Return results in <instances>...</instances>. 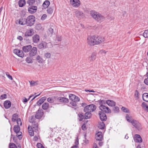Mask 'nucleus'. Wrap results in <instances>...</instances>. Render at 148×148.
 I'll return each mask as SVG.
<instances>
[{
  "label": "nucleus",
  "mask_w": 148,
  "mask_h": 148,
  "mask_svg": "<svg viewBox=\"0 0 148 148\" xmlns=\"http://www.w3.org/2000/svg\"><path fill=\"white\" fill-rule=\"evenodd\" d=\"M105 38L103 37L93 35L88 36L87 38V43L90 46H94L101 44L104 42Z\"/></svg>",
  "instance_id": "f257e3e1"
},
{
  "label": "nucleus",
  "mask_w": 148,
  "mask_h": 148,
  "mask_svg": "<svg viewBox=\"0 0 148 148\" xmlns=\"http://www.w3.org/2000/svg\"><path fill=\"white\" fill-rule=\"evenodd\" d=\"M96 108V106L93 104L86 106L84 110V112H86L85 114V119L90 118L92 116L91 113L95 111Z\"/></svg>",
  "instance_id": "f03ea898"
},
{
  "label": "nucleus",
  "mask_w": 148,
  "mask_h": 148,
  "mask_svg": "<svg viewBox=\"0 0 148 148\" xmlns=\"http://www.w3.org/2000/svg\"><path fill=\"white\" fill-rule=\"evenodd\" d=\"M90 14L94 19L100 23L103 21L105 19L103 16L95 11H91Z\"/></svg>",
  "instance_id": "7ed1b4c3"
},
{
  "label": "nucleus",
  "mask_w": 148,
  "mask_h": 148,
  "mask_svg": "<svg viewBox=\"0 0 148 148\" xmlns=\"http://www.w3.org/2000/svg\"><path fill=\"white\" fill-rule=\"evenodd\" d=\"M35 20L34 16L33 15H29L26 19V25L28 26H32L34 24Z\"/></svg>",
  "instance_id": "20e7f679"
},
{
  "label": "nucleus",
  "mask_w": 148,
  "mask_h": 148,
  "mask_svg": "<svg viewBox=\"0 0 148 148\" xmlns=\"http://www.w3.org/2000/svg\"><path fill=\"white\" fill-rule=\"evenodd\" d=\"M13 130L14 132L16 134L17 137H18L19 140L22 138V133L20 132V128L18 125H15L14 126Z\"/></svg>",
  "instance_id": "39448f33"
},
{
  "label": "nucleus",
  "mask_w": 148,
  "mask_h": 148,
  "mask_svg": "<svg viewBox=\"0 0 148 148\" xmlns=\"http://www.w3.org/2000/svg\"><path fill=\"white\" fill-rule=\"evenodd\" d=\"M74 14L76 18L79 20L83 18L85 16V14L82 12L77 9L75 10Z\"/></svg>",
  "instance_id": "423d86ee"
},
{
  "label": "nucleus",
  "mask_w": 148,
  "mask_h": 148,
  "mask_svg": "<svg viewBox=\"0 0 148 148\" xmlns=\"http://www.w3.org/2000/svg\"><path fill=\"white\" fill-rule=\"evenodd\" d=\"M70 4L74 8H78L81 5L79 0H70Z\"/></svg>",
  "instance_id": "0eeeda50"
},
{
  "label": "nucleus",
  "mask_w": 148,
  "mask_h": 148,
  "mask_svg": "<svg viewBox=\"0 0 148 148\" xmlns=\"http://www.w3.org/2000/svg\"><path fill=\"white\" fill-rule=\"evenodd\" d=\"M69 97L70 100L75 102H78L80 100L79 97L74 94H70L69 95Z\"/></svg>",
  "instance_id": "6e6552de"
},
{
  "label": "nucleus",
  "mask_w": 148,
  "mask_h": 148,
  "mask_svg": "<svg viewBox=\"0 0 148 148\" xmlns=\"http://www.w3.org/2000/svg\"><path fill=\"white\" fill-rule=\"evenodd\" d=\"M95 138L97 140L102 141L103 139L102 133L100 131H97L95 134Z\"/></svg>",
  "instance_id": "1a4fd4ad"
},
{
  "label": "nucleus",
  "mask_w": 148,
  "mask_h": 148,
  "mask_svg": "<svg viewBox=\"0 0 148 148\" xmlns=\"http://www.w3.org/2000/svg\"><path fill=\"white\" fill-rule=\"evenodd\" d=\"M99 109L102 111L107 113H110L111 112V110L108 107L105 106H100Z\"/></svg>",
  "instance_id": "9d476101"
},
{
  "label": "nucleus",
  "mask_w": 148,
  "mask_h": 148,
  "mask_svg": "<svg viewBox=\"0 0 148 148\" xmlns=\"http://www.w3.org/2000/svg\"><path fill=\"white\" fill-rule=\"evenodd\" d=\"M38 9L37 6L31 5L29 7L28 9V12L31 14H33L36 12Z\"/></svg>",
  "instance_id": "9b49d317"
},
{
  "label": "nucleus",
  "mask_w": 148,
  "mask_h": 148,
  "mask_svg": "<svg viewBox=\"0 0 148 148\" xmlns=\"http://www.w3.org/2000/svg\"><path fill=\"white\" fill-rule=\"evenodd\" d=\"M131 123L138 130H139L141 129V124L136 120H132Z\"/></svg>",
  "instance_id": "f8f14e48"
},
{
  "label": "nucleus",
  "mask_w": 148,
  "mask_h": 148,
  "mask_svg": "<svg viewBox=\"0 0 148 148\" xmlns=\"http://www.w3.org/2000/svg\"><path fill=\"white\" fill-rule=\"evenodd\" d=\"M57 101L62 102L63 103H67L69 102V100L68 98L64 97H57L56 98Z\"/></svg>",
  "instance_id": "ddd939ff"
},
{
  "label": "nucleus",
  "mask_w": 148,
  "mask_h": 148,
  "mask_svg": "<svg viewBox=\"0 0 148 148\" xmlns=\"http://www.w3.org/2000/svg\"><path fill=\"white\" fill-rule=\"evenodd\" d=\"M133 139L134 142L137 143H140L143 141L140 136L137 134L134 135L133 137Z\"/></svg>",
  "instance_id": "4468645a"
},
{
  "label": "nucleus",
  "mask_w": 148,
  "mask_h": 148,
  "mask_svg": "<svg viewBox=\"0 0 148 148\" xmlns=\"http://www.w3.org/2000/svg\"><path fill=\"white\" fill-rule=\"evenodd\" d=\"M43 114V112L42 110L39 109L36 112L35 117L37 119H40L42 117Z\"/></svg>",
  "instance_id": "2eb2a0df"
},
{
  "label": "nucleus",
  "mask_w": 148,
  "mask_h": 148,
  "mask_svg": "<svg viewBox=\"0 0 148 148\" xmlns=\"http://www.w3.org/2000/svg\"><path fill=\"white\" fill-rule=\"evenodd\" d=\"M100 119L102 121H106L107 119L106 115L102 111H99V112Z\"/></svg>",
  "instance_id": "dca6fc26"
},
{
  "label": "nucleus",
  "mask_w": 148,
  "mask_h": 148,
  "mask_svg": "<svg viewBox=\"0 0 148 148\" xmlns=\"http://www.w3.org/2000/svg\"><path fill=\"white\" fill-rule=\"evenodd\" d=\"M29 53V55L30 57H33L36 55L37 49L36 47H34L31 50Z\"/></svg>",
  "instance_id": "f3484780"
},
{
  "label": "nucleus",
  "mask_w": 148,
  "mask_h": 148,
  "mask_svg": "<svg viewBox=\"0 0 148 148\" xmlns=\"http://www.w3.org/2000/svg\"><path fill=\"white\" fill-rule=\"evenodd\" d=\"M47 44L46 42L42 41L38 45V47L40 49L46 48L47 47Z\"/></svg>",
  "instance_id": "a211bd4d"
},
{
  "label": "nucleus",
  "mask_w": 148,
  "mask_h": 148,
  "mask_svg": "<svg viewBox=\"0 0 148 148\" xmlns=\"http://www.w3.org/2000/svg\"><path fill=\"white\" fill-rule=\"evenodd\" d=\"M40 40V36L37 34H35L32 37L33 42L34 43H37Z\"/></svg>",
  "instance_id": "6ab92c4d"
},
{
  "label": "nucleus",
  "mask_w": 148,
  "mask_h": 148,
  "mask_svg": "<svg viewBox=\"0 0 148 148\" xmlns=\"http://www.w3.org/2000/svg\"><path fill=\"white\" fill-rule=\"evenodd\" d=\"M32 49V46L31 45L24 46L22 47V50L25 53L29 52Z\"/></svg>",
  "instance_id": "aec40b11"
},
{
  "label": "nucleus",
  "mask_w": 148,
  "mask_h": 148,
  "mask_svg": "<svg viewBox=\"0 0 148 148\" xmlns=\"http://www.w3.org/2000/svg\"><path fill=\"white\" fill-rule=\"evenodd\" d=\"M106 103L109 106L114 107L115 106L116 103L112 100H107L106 101Z\"/></svg>",
  "instance_id": "412c9836"
},
{
  "label": "nucleus",
  "mask_w": 148,
  "mask_h": 148,
  "mask_svg": "<svg viewBox=\"0 0 148 148\" xmlns=\"http://www.w3.org/2000/svg\"><path fill=\"white\" fill-rule=\"evenodd\" d=\"M34 34L33 30L32 29L27 30L25 34V36L26 37L31 36Z\"/></svg>",
  "instance_id": "4be33fe9"
},
{
  "label": "nucleus",
  "mask_w": 148,
  "mask_h": 148,
  "mask_svg": "<svg viewBox=\"0 0 148 148\" xmlns=\"http://www.w3.org/2000/svg\"><path fill=\"white\" fill-rule=\"evenodd\" d=\"M4 106L5 109L9 108L11 106V102L8 100L5 101L4 103Z\"/></svg>",
  "instance_id": "5701e85b"
},
{
  "label": "nucleus",
  "mask_w": 148,
  "mask_h": 148,
  "mask_svg": "<svg viewBox=\"0 0 148 148\" xmlns=\"http://www.w3.org/2000/svg\"><path fill=\"white\" fill-rule=\"evenodd\" d=\"M97 53L95 52H93L91 54L89 58V60L90 62H92L94 61L96 58Z\"/></svg>",
  "instance_id": "b1692460"
},
{
  "label": "nucleus",
  "mask_w": 148,
  "mask_h": 148,
  "mask_svg": "<svg viewBox=\"0 0 148 148\" xmlns=\"http://www.w3.org/2000/svg\"><path fill=\"white\" fill-rule=\"evenodd\" d=\"M56 98H57V97H54L53 98L49 97L47 99V101L49 103H54L57 101Z\"/></svg>",
  "instance_id": "393cba45"
},
{
  "label": "nucleus",
  "mask_w": 148,
  "mask_h": 148,
  "mask_svg": "<svg viewBox=\"0 0 148 148\" xmlns=\"http://www.w3.org/2000/svg\"><path fill=\"white\" fill-rule=\"evenodd\" d=\"M18 23L22 25L26 24V19L23 18H21L19 20Z\"/></svg>",
  "instance_id": "a878e982"
},
{
  "label": "nucleus",
  "mask_w": 148,
  "mask_h": 148,
  "mask_svg": "<svg viewBox=\"0 0 148 148\" xmlns=\"http://www.w3.org/2000/svg\"><path fill=\"white\" fill-rule=\"evenodd\" d=\"M28 130L29 134V136L31 137L33 136L34 135V132L32 127L29 126L28 127Z\"/></svg>",
  "instance_id": "bb28decb"
},
{
  "label": "nucleus",
  "mask_w": 148,
  "mask_h": 148,
  "mask_svg": "<svg viewBox=\"0 0 148 148\" xmlns=\"http://www.w3.org/2000/svg\"><path fill=\"white\" fill-rule=\"evenodd\" d=\"M105 127V124L104 122H99L98 125V127L100 129H103Z\"/></svg>",
  "instance_id": "cd10ccee"
},
{
  "label": "nucleus",
  "mask_w": 148,
  "mask_h": 148,
  "mask_svg": "<svg viewBox=\"0 0 148 148\" xmlns=\"http://www.w3.org/2000/svg\"><path fill=\"white\" fill-rule=\"evenodd\" d=\"M143 100L146 102H148V93H144L142 96Z\"/></svg>",
  "instance_id": "c85d7f7f"
},
{
  "label": "nucleus",
  "mask_w": 148,
  "mask_h": 148,
  "mask_svg": "<svg viewBox=\"0 0 148 148\" xmlns=\"http://www.w3.org/2000/svg\"><path fill=\"white\" fill-rule=\"evenodd\" d=\"M125 119L126 120L129 122L131 123L132 121L134 120L133 119L131 116H130L128 114H126L125 116Z\"/></svg>",
  "instance_id": "c756f323"
},
{
  "label": "nucleus",
  "mask_w": 148,
  "mask_h": 148,
  "mask_svg": "<svg viewBox=\"0 0 148 148\" xmlns=\"http://www.w3.org/2000/svg\"><path fill=\"white\" fill-rule=\"evenodd\" d=\"M18 117V115L17 113H15L12 116V121L13 122H15Z\"/></svg>",
  "instance_id": "7c9ffc66"
},
{
  "label": "nucleus",
  "mask_w": 148,
  "mask_h": 148,
  "mask_svg": "<svg viewBox=\"0 0 148 148\" xmlns=\"http://www.w3.org/2000/svg\"><path fill=\"white\" fill-rule=\"evenodd\" d=\"M50 2L48 1H45L43 3L42 6L44 8H47L50 4Z\"/></svg>",
  "instance_id": "2f4dec72"
},
{
  "label": "nucleus",
  "mask_w": 148,
  "mask_h": 148,
  "mask_svg": "<svg viewBox=\"0 0 148 148\" xmlns=\"http://www.w3.org/2000/svg\"><path fill=\"white\" fill-rule=\"evenodd\" d=\"M42 107L43 110H47L49 107V104L48 103L46 102L42 104Z\"/></svg>",
  "instance_id": "473e14b6"
},
{
  "label": "nucleus",
  "mask_w": 148,
  "mask_h": 148,
  "mask_svg": "<svg viewBox=\"0 0 148 148\" xmlns=\"http://www.w3.org/2000/svg\"><path fill=\"white\" fill-rule=\"evenodd\" d=\"M25 0H20L18 2L19 6L20 7H22L25 5Z\"/></svg>",
  "instance_id": "72a5a7b5"
},
{
  "label": "nucleus",
  "mask_w": 148,
  "mask_h": 148,
  "mask_svg": "<svg viewBox=\"0 0 148 148\" xmlns=\"http://www.w3.org/2000/svg\"><path fill=\"white\" fill-rule=\"evenodd\" d=\"M29 82L31 86H32L37 85L38 84V81L35 82L33 80L31 81H29Z\"/></svg>",
  "instance_id": "f704fd0d"
},
{
  "label": "nucleus",
  "mask_w": 148,
  "mask_h": 148,
  "mask_svg": "<svg viewBox=\"0 0 148 148\" xmlns=\"http://www.w3.org/2000/svg\"><path fill=\"white\" fill-rule=\"evenodd\" d=\"M35 1V0H28L27 1V3L29 5H33L34 4Z\"/></svg>",
  "instance_id": "c9c22d12"
},
{
  "label": "nucleus",
  "mask_w": 148,
  "mask_h": 148,
  "mask_svg": "<svg viewBox=\"0 0 148 148\" xmlns=\"http://www.w3.org/2000/svg\"><path fill=\"white\" fill-rule=\"evenodd\" d=\"M142 107L145 110L148 111V106L145 102H143L142 104Z\"/></svg>",
  "instance_id": "e433bc0d"
},
{
  "label": "nucleus",
  "mask_w": 148,
  "mask_h": 148,
  "mask_svg": "<svg viewBox=\"0 0 148 148\" xmlns=\"http://www.w3.org/2000/svg\"><path fill=\"white\" fill-rule=\"evenodd\" d=\"M106 101L104 100H100L98 101L100 106H104L106 103Z\"/></svg>",
  "instance_id": "4c0bfd02"
},
{
  "label": "nucleus",
  "mask_w": 148,
  "mask_h": 148,
  "mask_svg": "<svg viewBox=\"0 0 148 148\" xmlns=\"http://www.w3.org/2000/svg\"><path fill=\"white\" fill-rule=\"evenodd\" d=\"M17 56L21 58H23L24 56V54L22 51L19 50L18 51Z\"/></svg>",
  "instance_id": "58836bf2"
},
{
  "label": "nucleus",
  "mask_w": 148,
  "mask_h": 148,
  "mask_svg": "<svg viewBox=\"0 0 148 148\" xmlns=\"http://www.w3.org/2000/svg\"><path fill=\"white\" fill-rule=\"evenodd\" d=\"M36 60L39 63H42L43 59L40 56H37L36 58Z\"/></svg>",
  "instance_id": "ea45409f"
},
{
  "label": "nucleus",
  "mask_w": 148,
  "mask_h": 148,
  "mask_svg": "<svg viewBox=\"0 0 148 148\" xmlns=\"http://www.w3.org/2000/svg\"><path fill=\"white\" fill-rule=\"evenodd\" d=\"M9 148H17L16 145L13 143H10L9 144Z\"/></svg>",
  "instance_id": "a19ab883"
},
{
  "label": "nucleus",
  "mask_w": 148,
  "mask_h": 148,
  "mask_svg": "<svg viewBox=\"0 0 148 148\" xmlns=\"http://www.w3.org/2000/svg\"><path fill=\"white\" fill-rule=\"evenodd\" d=\"M77 103V102H75L73 101H71V102H70V103L72 106L75 107V108H74V109L75 110L76 109V108H78V106L76 103Z\"/></svg>",
  "instance_id": "79ce46f5"
},
{
  "label": "nucleus",
  "mask_w": 148,
  "mask_h": 148,
  "mask_svg": "<svg viewBox=\"0 0 148 148\" xmlns=\"http://www.w3.org/2000/svg\"><path fill=\"white\" fill-rule=\"evenodd\" d=\"M25 61L28 63H32V59L29 57H27Z\"/></svg>",
  "instance_id": "37998d69"
},
{
  "label": "nucleus",
  "mask_w": 148,
  "mask_h": 148,
  "mask_svg": "<svg viewBox=\"0 0 148 148\" xmlns=\"http://www.w3.org/2000/svg\"><path fill=\"white\" fill-rule=\"evenodd\" d=\"M38 123H34L32 126L33 128L35 129L36 130H37V131H38Z\"/></svg>",
  "instance_id": "c03bdc74"
},
{
  "label": "nucleus",
  "mask_w": 148,
  "mask_h": 148,
  "mask_svg": "<svg viewBox=\"0 0 148 148\" xmlns=\"http://www.w3.org/2000/svg\"><path fill=\"white\" fill-rule=\"evenodd\" d=\"M78 116L79 117L78 119L79 121H82L84 117V115L82 114H78Z\"/></svg>",
  "instance_id": "a18cd8bd"
},
{
  "label": "nucleus",
  "mask_w": 148,
  "mask_h": 148,
  "mask_svg": "<svg viewBox=\"0 0 148 148\" xmlns=\"http://www.w3.org/2000/svg\"><path fill=\"white\" fill-rule=\"evenodd\" d=\"M121 110L123 112L126 113H129V110L125 107H123L121 108Z\"/></svg>",
  "instance_id": "49530a36"
},
{
  "label": "nucleus",
  "mask_w": 148,
  "mask_h": 148,
  "mask_svg": "<svg viewBox=\"0 0 148 148\" xmlns=\"http://www.w3.org/2000/svg\"><path fill=\"white\" fill-rule=\"evenodd\" d=\"M47 11L48 14H51L53 13V9L51 8H47Z\"/></svg>",
  "instance_id": "de8ad7c7"
},
{
  "label": "nucleus",
  "mask_w": 148,
  "mask_h": 148,
  "mask_svg": "<svg viewBox=\"0 0 148 148\" xmlns=\"http://www.w3.org/2000/svg\"><path fill=\"white\" fill-rule=\"evenodd\" d=\"M143 36L145 38H148V29L145 30L143 34Z\"/></svg>",
  "instance_id": "09e8293b"
},
{
  "label": "nucleus",
  "mask_w": 148,
  "mask_h": 148,
  "mask_svg": "<svg viewBox=\"0 0 148 148\" xmlns=\"http://www.w3.org/2000/svg\"><path fill=\"white\" fill-rule=\"evenodd\" d=\"M17 124V125H22V122L21 119L20 118H19L17 119L16 121Z\"/></svg>",
  "instance_id": "8fccbe9b"
},
{
  "label": "nucleus",
  "mask_w": 148,
  "mask_h": 148,
  "mask_svg": "<svg viewBox=\"0 0 148 148\" xmlns=\"http://www.w3.org/2000/svg\"><path fill=\"white\" fill-rule=\"evenodd\" d=\"M42 100L40 99L36 103L37 105L39 106H40L44 102Z\"/></svg>",
  "instance_id": "3c124183"
},
{
  "label": "nucleus",
  "mask_w": 148,
  "mask_h": 148,
  "mask_svg": "<svg viewBox=\"0 0 148 148\" xmlns=\"http://www.w3.org/2000/svg\"><path fill=\"white\" fill-rule=\"evenodd\" d=\"M51 56V54L47 52L45 53V56L47 58H50Z\"/></svg>",
  "instance_id": "603ef678"
},
{
  "label": "nucleus",
  "mask_w": 148,
  "mask_h": 148,
  "mask_svg": "<svg viewBox=\"0 0 148 148\" xmlns=\"http://www.w3.org/2000/svg\"><path fill=\"white\" fill-rule=\"evenodd\" d=\"M113 110L115 113H117L119 111V108L117 106H115Z\"/></svg>",
  "instance_id": "864d4df0"
},
{
  "label": "nucleus",
  "mask_w": 148,
  "mask_h": 148,
  "mask_svg": "<svg viewBox=\"0 0 148 148\" xmlns=\"http://www.w3.org/2000/svg\"><path fill=\"white\" fill-rule=\"evenodd\" d=\"M134 97L137 99L138 98V92L137 90H136L135 91Z\"/></svg>",
  "instance_id": "5fc2aeb1"
},
{
  "label": "nucleus",
  "mask_w": 148,
  "mask_h": 148,
  "mask_svg": "<svg viewBox=\"0 0 148 148\" xmlns=\"http://www.w3.org/2000/svg\"><path fill=\"white\" fill-rule=\"evenodd\" d=\"M38 148H45L40 143H38L36 145Z\"/></svg>",
  "instance_id": "6e6d98bb"
},
{
  "label": "nucleus",
  "mask_w": 148,
  "mask_h": 148,
  "mask_svg": "<svg viewBox=\"0 0 148 148\" xmlns=\"http://www.w3.org/2000/svg\"><path fill=\"white\" fill-rule=\"evenodd\" d=\"M47 17V15L46 14H43L41 17V19L42 20H44L46 19Z\"/></svg>",
  "instance_id": "4d7b16f0"
},
{
  "label": "nucleus",
  "mask_w": 148,
  "mask_h": 148,
  "mask_svg": "<svg viewBox=\"0 0 148 148\" xmlns=\"http://www.w3.org/2000/svg\"><path fill=\"white\" fill-rule=\"evenodd\" d=\"M6 75L10 79V80H12L13 79V78L12 77V76H11V75H10L9 73L8 72H7L6 73Z\"/></svg>",
  "instance_id": "13d9d810"
},
{
  "label": "nucleus",
  "mask_w": 148,
  "mask_h": 148,
  "mask_svg": "<svg viewBox=\"0 0 148 148\" xmlns=\"http://www.w3.org/2000/svg\"><path fill=\"white\" fill-rule=\"evenodd\" d=\"M35 119L32 116L31 117V119L29 120V122L30 123H35Z\"/></svg>",
  "instance_id": "bf43d9fd"
},
{
  "label": "nucleus",
  "mask_w": 148,
  "mask_h": 148,
  "mask_svg": "<svg viewBox=\"0 0 148 148\" xmlns=\"http://www.w3.org/2000/svg\"><path fill=\"white\" fill-rule=\"evenodd\" d=\"M82 128L84 131H85L87 129L86 125L85 124H83L82 126Z\"/></svg>",
  "instance_id": "052dcab7"
},
{
  "label": "nucleus",
  "mask_w": 148,
  "mask_h": 148,
  "mask_svg": "<svg viewBox=\"0 0 148 148\" xmlns=\"http://www.w3.org/2000/svg\"><path fill=\"white\" fill-rule=\"evenodd\" d=\"M75 145L76 146H78L79 144V140L78 137H77L75 141Z\"/></svg>",
  "instance_id": "680f3d73"
},
{
  "label": "nucleus",
  "mask_w": 148,
  "mask_h": 148,
  "mask_svg": "<svg viewBox=\"0 0 148 148\" xmlns=\"http://www.w3.org/2000/svg\"><path fill=\"white\" fill-rule=\"evenodd\" d=\"M107 52V51L104 50H101L99 51V53L101 54L103 53L106 54Z\"/></svg>",
  "instance_id": "e2e57ef3"
},
{
  "label": "nucleus",
  "mask_w": 148,
  "mask_h": 148,
  "mask_svg": "<svg viewBox=\"0 0 148 148\" xmlns=\"http://www.w3.org/2000/svg\"><path fill=\"white\" fill-rule=\"evenodd\" d=\"M11 136L13 137V140L14 141V142H16V136L12 134H11Z\"/></svg>",
  "instance_id": "0e129e2a"
},
{
  "label": "nucleus",
  "mask_w": 148,
  "mask_h": 148,
  "mask_svg": "<svg viewBox=\"0 0 148 148\" xmlns=\"http://www.w3.org/2000/svg\"><path fill=\"white\" fill-rule=\"evenodd\" d=\"M33 140L34 141H37L38 140V137L36 136H35L33 137Z\"/></svg>",
  "instance_id": "69168bd1"
},
{
  "label": "nucleus",
  "mask_w": 148,
  "mask_h": 148,
  "mask_svg": "<svg viewBox=\"0 0 148 148\" xmlns=\"http://www.w3.org/2000/svg\"><path fill=\"white\" fill-rule=\"evenodd\" d=\"M144 83L147 85H148V78L145 79L144 80Z\"/></svg>",
  "instance_id": "338daca9"
},
{
  "label": "nucleus",
  "mask_w": 148,
  "mask_h": 148,
  "mask_svg": "<svg viewBox=\"0 0 148 148\" xmlns=\"http://www.w3.org/2000/svg\"><path fill=\"white\" fill-rule=\"evenodd\" d=\"M92 148H98L97 144L95 143H93Z\"/></svg>",
  "instance_id": "774afa93"
}]
</instances>
